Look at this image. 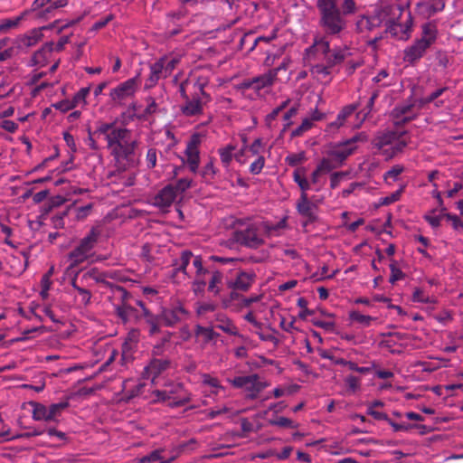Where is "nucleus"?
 <instances>
[{
	"label": "nucleus",
	"instance_id": "nucleus-1",
	"mask_svg": "<svg viewBox=\"0 0 463 463\" xmlns=\"http://www.w3.org/2000/svg\"><path fill=\"white\" fill-rule=\"evenodd\" d=\"M92 135L104 137L108 147L110 149V153L119 168L125 170L137 165L135 151L138 141L132 137V133L129 129L118 126L116 122L98 123L96 130L92 134L90 133L91 147L95 148V142L91 137Z\"/></svg>",
	"mask_w": 463,
	"mask_h": 463
},
{
	"label": "nucleus",
	"instance_id": "nucleus-2",
	"mask_svg": "<svg viewBox=\"0 0 463 463\" xmlns=\"http://www.w3.org/2000/svg\"><path fill=\"white\" fill-rule=\"evenodd\" d=\"M137 304L142 309V316L148 326L150 335L159 333L162 326L173 327L186 320L189 317V312L181 304L169 308L163 307L161 312L157 315L151 313L142 301H138Z\"/></svg>",
	"mask_w": 463,
	"mask_h": 463
},
{
	"label": "nucleus",
	"instance_id": "nucleus-3",
	"mask_svg": "<svg viewBox=\"0 0 463 463\" xmlns=\"http://www.w3.org/2000/svg\"><path fill=\"white\" fill-rule=\"evenodd\" d=\"M439 37L436 20L421 24L420 36L403 50V61L410 64L418 62L436 43Z\"/></svg>",
	"mask_w": 463,
	"mask_h": 463
},
{
	"label": "nucleus",
	"instance_id": "nucleus-4",
	"mask_svg": "<svg viewBox=\"0 0 463 463\" xmlns=\"http://www.w3.org/2000/svg\"><path fill=\"white\" fill-rule=\"evenodd\" d=\"M319 12V25L326 35L340 36L347 27V20L343 16L336 0H317Z\"/></svg>",
	"mask_w": 463,
	"mask_h": 463
},
{
	"label": "nucleus",
	"instance_id": "nucleus-5",
	"mask_svg": "<svg viewBox=\"0 0 463 463\" xmlns=\"http://www.w3.org/2000/svg\"><path fill=\"white\" fill-rule=\"evenodd\" d=\"M99 235L100 231L93 227L90 232L80 241L79 245L69 253L71 269L75 268L90 257V251L96 245Z\"/></svg>",
	"mask_w": 463,
	"mask_h": 463
},
{
	"label": "nucleus",
	"instance_id": "nucleus-6",
	"mask_svg": "<svg viewBox=\"0 0 463 463\" xmlns=\"http://www.w3.org/2000/svg\"><path fill=\"white\" fill-rule=\"evenodd\" d=\"M233 239L237 243L250 249H257L264 243L260 225L256 222H249L244 227L238 228L233 232Z\"/></svg>",
	"mask_w": 463,
	"mask_h": 463
},
{
	"label": "nucleus",
	"instance_id": "nucleus-7",
	"mask_svg": "<svg viewBox=\"0 0 463 463\" xmlns=\"http://www.w3.org/2000/svg\"><path fill=\"white\" fill-rule=\"evenodd\" d=\"M414 26V19L411 11H407V17L404 22H400L397 19H389L385 22V33H389L392 37L400 40L407 41L411 38Z\"/></svg>",
	"mask_w": 463,
	"mask_h": 463
},
{
	"label": "nucleus",
	"instance_id": "nucleus-8",
	"mask_svg": "<svg viewBox=\"0 0 463 463\" xmlns=\"http://www.w3.org/2000/svg\"><path fill=\"white\" fill-rule=\"evenodd\" d=\"M139 76L140 73H137V76L127 80L110 90L109 97L114 105L121 106L125 100L134 96L140 84Z\"/></svg>",
	"mask_w": 463,
	"mask_h": 463
},
{
	"label": "nucleus",
	"instance_id": "nucleus-9",
	"mask_svg": "<svg viewBox=\"0 0 463 463\" xmlns=\"http://www.w3.org/2000/svg\"><path fill=\"white\" fill-rule=\"evenodd\" d=\"M109 273L99 272L98 269L92 268L82 274L80 282L83 286H89V281L91 279L96 283H101L107 288H110L115 293H118L122 302H124L128 297L129 293L121 286L114 285L113 283L107 280Z\"/></svg>",
	"mask_w": 463,
	"mask_h": 463
},
{
	"label": "nucleus",
	"instance_id": "nucleus-10",
	"mask_svg": "<svg viewBox=\"0 0 463 463\" xmlns=\"http://www.w3.org/2000/svg\"><path fill=\"white\" fill-rule=\"evenodd\" d=\"M199 94L194 95L192 98H188L184 100L181 106L182 113L186 117L198 116L203 113V103L209 100V95L203 90V86H199Z\"/></svg>",
	"mask_w": 463,
	"mask_h": 463
},
{
	"label": "nucleus",
	"instance_id": "nucleus-11",
	"mask_svg": "<svg viewBox=\"0 0 463 463\" xmlns=\"http://www.w3.org/2000/svg\"><path fill=\"white\" fill-rule=\"evenodd\" d=\"M232 383L236 388H243L249 392L248 397L250 399H255L266 387V384L259 380L257 374L235 377Z\"/></svg>",
	"mask_w": 463,
	"mask_h": 463
},
{
	"label": "nucleus",
	"instance_id": "nucleus-12",
	"mask_svg": "<svg viewBox=\"0 0 463 463\" xmlns=\"http://www.w3.org/2000/svg\"><path fill=\"white\" fill-rule=\"evenodd\" d=\"M165 391L171 400L168 405L172 408L184 406L191 401V394L184 392L182 383H171L166 384Z\"/></svg>",
	"mask_w": 463,
	"mask_h": 463
},
{
	"label": "nucleus",
	"instance_id": "nucleus-13",
	"mask_svg": "<svg viewBox=\"0 0 463 463\" xmlns=\"http://www.w3.org/2000/svg\"><path fill=\"white\" fill-rule=\"evenodd\" d=\"M415 103L411 100L397 105L391 112V117L396 127L402 126L414 119L416 114L413 112Z\"/></svg>",
	"mask_w": 463,
	"mask_h": 463
},
{
	"label": "nucleus",
	"instance_id": "nucleus-14",
	"mask_svg": "<svg viewBox=\"0 0 463 463\" xmlns=\"http://www.w3.org/2000/svg\"><path fill=\"white\" fill-rule=\"evenodd\" d=\"M192 258V251H182L180 258L176 259L174 262V269L170 271L171 279L176 281L177 279H184L186 277H189L187 272V267L191 263Z\"/></svg>",
	"mask_w": 463,
	"mask_h": 463
},
{
	"label": "nucleus",
	"instance_id": "nucleus-15",
	"mask_svg": "<svg viewBox=\"0 0 463 463\" xmlns=\"http://www.w3.org/2000/svg\"><path fill=\"white\" fill-rule=\"evenodd\" d=\"M355 150L353 146H349L346 141L340 142L333 146L326 155L331 157L335 162L340 165L354 153Z\"/></svg>",
	"mask_w": 463,
	"mask_h": 463
},
{
	"label": "nucleus",
	"instance_id": "nucleus-16",
	"mask_svg": "<svg viewBox=\"0 0 463 463\" xmlns=\"http://www.w3.org/2000/svg\"><path fill=\"white\" fill-rule=\"evenodd\" d=\"M171 362L168 359H152L148 365L145 367L144 378L150 379L152 383L158 375L170 367Z\"/></svg>",
	"mask_w": 463,
	"mask_h": 463
},
{
	"label": "nucleus",
	"instance_id": "nucleus-17",
	"mask_svg": "<svg viewBox=\"0 0 463 463\" xmlns=\"http://www.w3.org/2000/svg\"><path fill=\"white\" fill-rule=\"evenodd\" d=\"M316 208L317 206L309 201L307 194H300L297 202V210L301 216L307 218L305 225L317 220Z\"/></svg>",
	"mask_w": 463,
	"mask_h": 463
},
{
	"label": "nucleus",
	"instance_id": "nucleus-18",
	"mask_svg": "<svg viewBox=\"0 0 463 463\" xmlns=\"http://www.w3.org/2000/svg\"><path fill=\"white\" fill-rule=\"evenodd\" d=\"M399 137V131H387L378 135L372 142L374 148L378 150V153L384 156V150L388 148L397 140Z\"/></svg>",
	"mask_w": 463,
	"mask_h": 463
},
{
	"label": "nucleus",
	"instance_id": "nucleus-19",
	"mask_svg": "<svg viewBox=\"0 0 463 463\" xmlns=\"http://www.w3.org/2000/svg\"><path fill=\"white\" fill-rule=\"evenodd\" d=\"M177 197L174 184H170L165 186L154 198V204L160 208L169 207Z\"/></svg>",
	"mask_w": 463,
	"mask_h": 463
},
{
	"label": "nucleus",
	"instance_id": "nucleus-20",
	"mask_svg": "<svg viewBox=\"0 0 463 463\" xmlns=\"http://www.w3.org/2000/svg\"><path fill=\"white\" fill-rule=\"evenodd\" d=\"M254 275L240 271L235 279L227 280V286L233 290L247 291L254 281Z\"/></svg>",
	"mask_w": 463,
	"mask_h": 463
},
{
	"label": "nucleus",
	"instance_id": "nucleus-21",
	"mask_svg": "<svg viewBox=\"0 0 463 463\" xmlns=\"http://www.w3.org/2000/svg\"><path fill=\"white\" fill-rule=\"evenodd\" d=\"M330 50L329 42L325 37L315 39L313 44L306 49V56L308 60L321 54L323 59Z\"/></svg>",
	"mask_w": 463,
	"mask_h": 463
},
{
	"label": "nucleus",
	"instance_id": "nucleus-22",
	"mask_svg": "<svg viewBox=\"0 0 463 463\" xmlns=\"http://www.w3.org/2000/svg\"><path fill=\"white\" fill-rule=\"evenodd\" d=\"M357 108L358 105L356 104L345 106L337 114L335 120L327 125V131H335L343 127L345 124L346 119L354 113Z\"/></svg>",
	"mask_w": 463,
	"mask_h": 463
},
{
	"label": "nucleus",
	"instance_id": "nucleus-23",
	"mask_svg": "<svg viewBox=\"0 0 463 463\" xmlns=\"http://www.w3.org/2000/svg\"><path fill=\"white\" fill-rule=\"evenodd\" d=\"M186 164L191 172L196 173L199 166L200 156L197 148V141L193 138L186 146L185 149Z\"/></svg>",
	"mask_w": 463,
	"mask_h": 463
},
{
	"label": "nucleus",
	"instance_id": "nucleus-24",
	"mask_svg": "<svg viewBox=\"0 0 463 463\" xmlns=\"http://www.w3.org/2000/svg\"><path fill=\"white\" fill-rule=\"evenodd\" d=\"M166 77H168V75H165L164 59L160 58L155 63L150 65V75L146 80V87L152 88L158 82L160 78Z\"/></svg>",
	"mask_w": 463,
	"mask_h": 463
},
{
	"label": "nucleus",
	"instance_id": "nucleus-25",
	"mask_svg": "<svg viewBox=\"0 0 463 463\" xmlns=\"http://www.w3.org/2000/svg\"><path fill=\"white\" fill-rule=\"evenodd\" d=\"M47 433L50 437H56L59 440H63L65 439V433L60 430H57L52 426H38V427H30L29 431L21 434L19 437L21 438H30L33 436H39L43 433Z\"/></svg>",
	"mask_w": 463,
	"mask_h": 463
},
{
	"label": "nucleus",
	"instance_id": "nucleus-26",
	"mask_svg": "<svg viewBox=\"0 0 463 463\" xmlns=\"http://www.w3.org/2000/svg\"><path fill=\"white\" fill-rule=\"evenodd\" d=\"M439 9L426 0H420L415 5V13L420 18L430 21V19L435 14L441 13Z\"/></svg>",
	"mask_w": 463,
	"mask_h": 463
},
{
	"label": "nucleus",
	"instance_id": "nucleus-27",
	"mask_svg": "<svg viewBox=\"0 0 463 463\" xmlns=\"http://www.w3.org/2000/svg\"><path fill=\"white\" fill-rule=\"evenodd\" d=\"M277 79V72L275 71H269L267 73L253 78V90L256 92L271 87Z\"/></svg>",
	"mask_w": 463,
	"mask_h": 463
},
{
	"label": "nucleus",
	"instance_id": "nucleus-28",
	"mask_svg": "<svg viewBox=\"0 0 463 463\" xmlns=\"http://www.w3.org/2000/svg\"><path fill=\"white\" fill-rule=\"evenodd\" d=\"M383 24L382 12H378L371 16H363L357 23L361 31H373Z\"/></svg>",
	"mask_w": 463,
	"mask_h": 463
},
{
	"label": "nucleus",
	"instance_id": "nucleus-29",
	"mask_svg": "<svg viewBox=\"0 0 463 463\" xmlns=\"http://www.w3.org/2000/svg\"><path fill=\"white\" fill-rule=\"evenodd\" d=\"M115 310L117 316L124 324L131 322L139 317L137 309L125 303L116 306Z\"/></svg>",
	"mask_w": 463,
	"mask_h": 463
},
{
	"label": "nucleus",
	"instance_id": "nucleus-30",
	"mask_svg": "<svg viewBox=\"0 0 463 463\" xmlns=\"http://www.w3.org/2000/svg\"><path fill=\"white\" fill-rule=\"evenodd\" d=\"M406 135L407 131L399 132V137L397 140L388 148V150H384V156L386 159H391L402 152L404 147L408 145V140L404 138Z\"/></svg>",
	"mask_w": 463,
	"mask_h": 463
},
{
	"label": "nucleus",
	"instance_id": "nucleus-31",
	"mask_svg": "<svg viewBox=\"0 0 463 463\" xmlns=\"http://www.w3.org/2000/svg\"><path fill=\"white\" fill-rule=\"evenodd\" d=\"M33 406V419L38 421H44L47 424L52 423L47 406L39 402H31Z\"/></svg>",
	"mask_w": 463,
	"mask_h": 463
},
{
	"label": "nucleus",
	"instance_id": "nucleus-32",
	"mask_svg": "<svg viewBox=\"0 0 463 463\" xmlns=\"http://www.w3.org/2000/svg\"><path fill=\"white\" fill-rule=\"evenodd\" d=\"M215 321L217 322V328L231 335H238L237 327L224 314H217L215 316Z\"/></svg>",
	"mask_w": 463,
	"mask_h": 463
},
{
	"label": "nucleus",
	"instance_id": "nucleus-33",
	"mask_svg": "<svg viewBox=\"0 0 463 463\" xmlns=\"http://www.w3.org/2000/svg\"><path fill=\"white\" fill-rule=\"evenodd\" d=\"M54 50L53 43H46L41 49L36 51L33 56L34 64L43 65Z\"/></svg>",
	"mask_w": 463,
	"mask_h": 463
},
{
	"label": "nucleus",
	"instance_id": "nucleus-34",
	"mask_svg": "<svg viewBox=\"0 0 463 463\" xmlns=\"http://www.w3.org/2000/svg\"><path fill=\"white\" fill-rule=\"evenodd\" d=\"M346 57V50L341 48H335L333 50H329L326 56L324 58L328 66H335L336 64L341 63L345 61Z\"/></svg>",
	"mask_w": 463,
	"mask_h": 463
},
{
	"label": "nucleus",
	"instance_id": "nucleus-35",
	"mask_svg": "<svg viewBox=\"0 0 463 463\" xmlns=\"http://www.w3.org/2000/svg\"><path fill=\"white\" fill-rule=\"evenodd\" d=\"M194 335L198 338L201 337L204 344L215 340L219 336V334L212 326H202L200 325L195 326Z\"/></svg>",
	"mask_w": 463,
	"mask_h": 463
},
{
	"label": "nucleus",
	"instance_id": "nucleus-36",
	"mask_svg": "<svg viewBox=\"0 0 463 463\" xmlns=\"http://www.w3.org/2000/svg\"><path fill=\"white\" fill-rule=\"evenodd\" d=\"M211 279L208 283V291L213 293L214 296L219 295L221 291V284L222 282L223 275L219 270L211 271Z\"/></svg>",
	"mask_w": 463,
	"mask_h": 463
},
{
	"label": "nucleus",
	"instance_id": "nucleus-37",
	"mask_svg": "<svg viewBox=\"0 0 463 463\" xmlns=\"http://www.w3.org/2000/svg\"><path fill=\"white\" fill-rule=\"evenodd\" d=\"M68 406H69L68 402H58V403H52L47 407V409L49 411L48 413L51 416L52 423L59 422V417L61 416V411L63 410H65Z\"/></svg>",
	"mask_w": 463,
	"mask_h": 463
},
{
	"label": "nucleus",
	"instance_id": "nucleus-38",
	"mask_svg": "<svg viewBox=\"0 0 463 463\" xmlns=\"http://www.w3.org/2000/svg\"><path fill=\"white\" fill-rule=\"evenodd\" d=\"M236 149V146L233 145H228L225 147L219 149V155L222 165L225 167L230 165L232 158L234 157L233 151Z\"/></svg>",
	"mask_w": 463,
	"mask_h": 463
},
{
	"label": "nucleus",
	"instance_id": "nucleus-39",
	"mask_svg": "<svg viewBox=\"0 0 463 463\" xmlns=\"http://www.w3.org/2000/svg\"><path fill=\"white\" fill-rule=\"evenodd\" d=\"M164 450L156 449L151 451L149 454L142 457L139 463H150L160 460V463H170V460L162 456Z\"/></svg>",
	"mask_w": 463,
	"mask_h": 463
},
{
	"label": "nucleus",
	"instance_id": "nucleus-40",
	"mask_svg": "<svg viewBox=\"0 0 463 463\" xmlns=\"http://www.w3.org/2000/svg\"><path fill=\"white\" fill-rule=\"evenodd\" d=\"M68 5L67 0H56L51 4L50 6L46 7L43 11L37 13L36 16L39 18H49V14H51L54 10L58 8L65 7Z\"/></svg>",
	"mask_w": 463,
	"mask_h": 463
},
{
	"label": "nucleus",
	"instance_id": "nucleus-41",
	"mask_svg": "<svg viewBox=\"0 0 463 463\" xmlns=\"http://www.w3.org/2000/svg\"><path fill=\"white\" fill-rule=\"evenodd\" d=\"M349 317L353 322H357L364 326H369L371 325V322L375 320L374 317L367 315H363L358 311L350 312Z\"/></svg>",
	"mask_w": 463,
	"mask_h": 463
},
{
	"label": "nucleus",
	"instance_id": "nucleus-42",
	"mask_svg": "<svg viewBox=\"0 0 463 463\" xmlns=\"http://www.w3.org/2000/svg\"><path fill=\"white\" fill-rule=\"evenodd\" d=\"M340 166V165L336 164L335 162V160H333L331 157H329L328 156L325 158H323L320 163L318 164V165L317 166V168L321 172V173H327V172H330L332 171L333 169L336 168Z\"/></svg>",
	"mask_w": 463,
	"mask_h": 463
},
{
	"label": "nucleus",
	"instance_id": "nucleus-43",
	"mask_svg": "<svg viewBox=\"0 0 463 463\" xmlns=\"http://www.w3.org/2000/svg\"><path fill=\"white\" fill-rule=\"evenodd\" d=\"M269 423L273 426H279L281 428H288V429H296L298 426L292 420L286 418V417H278L275 420H269Z\"/></svg>",
	"mask_w": 463,
	"mask_h": 463
},
{
	"label": "nucleus",
	"instance_id": "nucleus-44",
	"mask_svg": "<svg viewBox=\"0 0 463 463\" xmlns=\"http://www.w3.org/2000/svg\"><path fill=\"white\" fill-rule=\"evenodd\" d=\"M161 59H164V63L165 66V75L169 76L172 73V71L175 70L176 65L180 62L181 56L175 55L171 58H169L167 56H164Z\"/></svg>",
	"mask_w": 463,
	"mask_h": 463
},
{
	"label": "nucleus",
	"instance_id": "nucleus-45",
	"mask_svg": "<svg viewBox=\"0 0 463 463\" xmlns=\"http://www.w3.org/2000/svg\"><path fill=\"white\" fill-rule=\"evenodd\" d=\"M217 170L213 165V160L211 159L203 168L201 171L202 177L206 181L209 182L212 179H213L214 175H216Z\"/></svg>",
	"mask_w": 463,
	"mask_h": 463
},
{
	"label": "nucleus",
	"instance_id": "nucleus-46",
	"mask_svg": "<svg viewBox=\"0 0 463 463\" xmlns=\"http://www.w3.org/2000/svg\"><path fill=\"white\" fill-rule=\"evenodd\" d=\"M306 160L305 152L293 153L286 156L285 162L290 166H298Z\"/></svg>",
	"mask_w": 463,
	"mask_h": 463
},
{
	"label": "nucleus",
	"instance_id": "nucleus-47",
	"mask_svg": "<svg viewBox=\"0 0 463 463\" xmlns=\"http://www.w3.org/2000/svg\"><path fill=\"white\" fill-rule=\"evenodd\" d=\"M313 127L312 119L304 118L302 123L291 132V137H297L302 136L305 132L309 130Z\"/></svg>",
	"mask_w": 463,
	"mask_h": 463
},
{
	"label": "nucleus",
	"instance_id": "nucleus-48",
	"mask_svg": "<svg viewBox=\"0 0 463 463\" xmlns=\"http://www.w3.org/2000/svg\"><path fill=\"white\" fill-rule=\"evenodd\" d=\"M173 333L166 332L162 339L153 348V354L155 355H162L165 351V345L170 342Z\"/></svg>",
	"mask_w": 463,
	"mask_h": 463
},
{
	"label": "nucleus",
	"instance_id": "nucleus-49",
	"mask_svg": "<svg viewBox=\"0 0 463 463\" xmlns=\"http://www.w3.org/2000/svg\"><path fill=\"white\" fill-rule=\"evenodd\" d=\"M145 162L147 169H153L156 167L157 162V150L155 147H149L147 149Z\"/></svg>",
	"mask_w": 463,
	"mask_h": 463
},
{
	"label": "nucleus",
	"instance_id": "nucleus-50",
	"mask_svg": "<svg viewBox=\"0 0 463 463\" xmlns=\"http://www.w3.org/2000/svg\"><path fill=\"white\" fill-rule=\"evenodd\" d=\"M387 422L392 427L393 430L396 432L397 431H408L409 430H411L412 428L425 429L424 425L397 423V422H394L393 420H392L390 418H389V420H387Z\"/></svg>",
	"mask_w": 463,
	"mask_h": 463
},
{
	"label": "nucleus",
	"instance_id": "nucleus-51",
	"mask_svg": "<svg viewBox=\"0 0 463 463\" xmlns=\"http://www.w3.org/2000/svg\"><path fill=\"white\" fill-rule=\"evenodd\" d=\"M438 211V209H434L431 211V213L426 214L424 216V219L430 223V225L433 228H438L440 226L441 219L444 218V213H447L446 212L440 213L439 215H433Z\"/></svg>",
	"mask_w": 463,
	"mask_h": 463
},
{
	"label": "nucleus",
	"instance_id": "nucleus-52",
	"mask_svg": "<svg viewBox=\"0 0 463 463\" xmlns=\"http://www.w3.org/2000/svg\"><path fill=\"white\" fill-rule=\"evenodd\" d=\"M332 66H328V64H326V65L317 64L312 67L311 72H312V74L316 75L318 79L326 78V77L329 76V74H330L329 69Z\"/></svg>",
	"mask_w": 463,
	"mask_h": 463
},
{
	"label": "nucleus",
	"instance_id": "nucleus-53",
	"mask_svg": "<svg viewBox=\"0 0 463 463\" xmlns=\"http://www.w3.org/2000/svg\"><path fill=\"white\" fill-rule=\"evenodd\" d=\"M412 300L414 302L434 304L436 300L426 295L420 288H416L413 292Z\"/></svg>",
	"mask_w": 463,
	"mask_h": 463
},
{
	"label": "nucleus",
	"instance_id": "nucleus-54",
	"mask_svg": "<svg viewBox=\"0 0 463 463\" xmlns=\"http://www.w3.org/2000/svg\"><path fill=\"white\" fill-rule=\"evenodd\" d=\"M191 262L193 263L194 267L195 268V269H196L195 273L198 276H203V275H206V274L210 273V271L208 269L203 268L201 256H199V255L194 256L193 254Z\"/></svg>",
	"mask_w": 463,
	"mask_h": 463
},
{
	"label": "nucleus",
	"instance_id": "nucleus-55",
	"mask_svg": "<svg viewBox=\"0 0 463 463\" xmlns=\"http://www.w3.org/2000/svg\"><path fill=\"white\" fill-rule=\"evenodd\" d=\"M192 184V180L188 178H181L175 184L174 189L175 190V194L178 195L185 192L188 188H190Z\"/></svg>",
	"mask_w": 463,
	"mask_h": 463
},
{
	"label": "nucleus",
	"instance_id": "nucleus-56",
	"mask_svg": "<svg viewBox=\"0 0 463 463\" xmlns=\"http://www.w3.org/2000/svg\"><path fill=\"white\" fill-rule=\"evenodd\" d=\"M217 308V305L213 302L199 303L196 312L199 316H203L208 312H213Z\"/></svg>",
	"mask_w": 463,
	"mask_h": 463
},
{
	"label": "nucleus",
	"instance_id": "nucleus-57",
	"mask_svg": "<svg viewBox=\"0 0 463 463\" xmlns=\"http://www.w3.org/2000/svg\"><path fill=\"white\" fill-rule=\"evenodd\" d=\"M391 277L390 283L394 284L396 281L403 279L404 273L396 266L395 261L390 264Z\"/></svg>",
	"mask_w": 463,
	"mask_h": 463
},
{
	"label": "nucleus",
	"instance_id": "nucleus-58",
	"mask_svg": "<svg viewBox=\"0 0 463 463\" xmlns=\"http://www.w3.org/2000/svg\"><path fill=\"white\" fill-rule=\"evenodd\" d=\"M90 93L89 88H81L75 95L73 96L71 101L75 107L81 103H85V99Z\"/></svg>",
	"mask_w": 463,
	"mask_h": 463
},
{
	"label": "nucleus",
	"instance_id": "nucleus-59",
	"mask_svg": "<svg viewBox=\"0 0 463 463\" xmlns=\"http://www.w3.org/2000/svg\"><path fill=\"white\" fill-rule=\"evenodd\" d=\"M367 139H368V137L364 132H359V133L355 134L354 137H352L351 138L346 139L345 141H346V143H348L349 146H353L354 149L356 150L357 149L356 144L358 142L364 143L367 141Z\"/></svg>",
	"mask_w": 463,
	"mask_h": 463
},
{
	"label": "nucleus",
	"instance_id": "nucleus-60",
	"mask_svg": "<svg viewBox=\"0 0 463 463\" xmlns=\"http://www.w3.org/2000/svg\"><path fill=\"white\" fill-rule=\"evenodd\" d=\"M265 165V158L262 156H259L257 159L252 162L250 165V172L252 175H258L261 172Z\"/></svg>",
	"mask_w": 463,
	"mask_h": 463
},
{
	"label": "nucleus",
	"instance_id": "nucleus-61",
	"mask_svg": "<svg viewBox=\"0 0 463 463\" xmlns=\"http://www.w3.org/2000/svg\"><path fill=\"white\" fill-rule=\"evenodd\" d=\"M341 13L343 16L352 14L355 12V3L354 0H345L341 6Z\"/></svg>",
	"mask_w": 463,
	"mask_h": 463
},
{
	"label": "nucleus",
	"instance_id": "nucleus-62",
	"mask_svg": "<svg viewBox=\"0 0 463 463\" xmlns=\"http://www.w3.org/2000/svg\"><path fill=\"white\" fill-rule=\"evenodd\" d=\"M447 90V88H440L430 93L429 96L420 99V104L425 105L428 103H431L435 99H437L439 97H440L444 91Z\"/></svg>",
	"mask_w": 463,
	"mask_h": 463
},
{
	"label": "nucleus",
	"instance_id": "nucleus-63",
	"mask_svg": "<svg viewBox=\"0 0 463 463\" xmlns=\"http://www.w3.org/2000/svg\"><path fill=\"white\" fill-rule=\"evenodd\" d=\"M444 218L451 222V224L456 231L463 230V222L455 214L444 213Z\"/></svg>",
	"mask_w": 463,
	"mask_h": 463
},
{
	"label": "nucleus",
	"instance_id": "nucleus-64",
	"mask_svg": "<svg viewBox=\"0 0 463 463\" xmlns=\"http://www.w3.org/2000/svg\"><path fill=\"white\" fill-rule=\"evenodd\" d=\"M404 168L402 165H393L389 171L384 174V178H391L392 180H396L397 177L403 172Z\"/></svg>",
	"mask_w": 463,
	"mask_h": 463
}]
</instances>
